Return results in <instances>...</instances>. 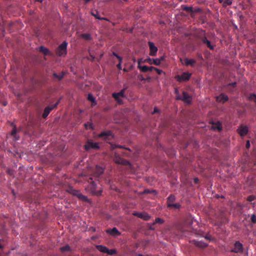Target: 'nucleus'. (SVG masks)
I'll return each mask as SVG.
<instances>
[{"label":"nucleus","mask_w":256,"mask_h":256,"mask_svg":"<svg viewBox=\"0 0 256 256\" xmlns=\"http://www.w3.org/2000/svg\"><path fill=\"white\" fill-rule=\"evenodd\" d=\"M176 197L174 194H170L167 198L166 204L168 208L172 210H179L181 208V204L178 202H175Z\"/></svg>","instance_id":"obj_1"},{"label":"nucleus","mask_w":256,"mask_h":256,"mask_svg":"<svg viewBox=\"0 0 256 256\" xmlns=\"http://www.w3.org/2000/svg\"><path fill=\"white\" fill-rule=\"evenodd\" d=\"M88 182L90 183L86 189L90 190V192L95 195H100L102 192L101 190H96V184L94 180H93V178L90 177L88 178Z\"/></svg>","instance_id":"obj_2"},{"label":"nucleus","mask_w":256,"mask_h":256,"mask_svg":"<svg viewBox=\"0 0 256 256\" xmlns=\"http://www.w3.org/2000/svg\"><path fill=\"white\" fill-rule=\"evenodd\" d=\"M200 38L204 44L206 45V46L210 50H212L214 49V45L212 44L210 40H208L207 37L206 36V32L203 30H200Z\"/></svg>","instance_id":"obj_3"},{"label":"nucleus","mask_w":256,"mask_h":256,"mask_svg":"<svg viewBox=\"0 0 256 256\" xmlns=\"http://www.w3.org/2000/svg\"><path fill=\"white\" fill-rule=\"evenodd\" d=\"M67 192L74 196H76L80 200L86 202L88 200V198L86 196L83 195L79 190L74 189L72 186L68 188Z\"/></svg>","instance_id":"obj_4"},{"label":"nucleus","mask_w":256,"mask_h":256,"mask_svg":"<svg viewBox=\"0 0 256 256\" xmlns=\"http://www.w3.org/2000/svg\"><path fill=\"white\" fill-rule=\"evenodd\" d=\"M84 148L86 151L90 150H98L100 146L98 142H94L92 140H88L84 145Z\"/></svg>","instance_id":"obj_5"},{"label":"nucleus","mask_w":256,"mask_h":256,"mask_svg":"<svg viewBox=\"0 0 256 256\" xmlns=\"http://www.w3.org/2000/svg\"><path fill=\"white\" fill-rule=\"evenodd\" d=\"M68 43L64 41L58 48L56 50V54L58 56H62L66 54Z\"/></svg>","instance_id":"obj_6"},{"label":"nucleus","mask_w":256,"mask_h":256,"mask_svg":"<svg viewBox=\"0 0 256 256\" xmlns=\"http://www.w3.org/2000/svg\"><path fill=\"white\" fill-rule=\"evenodd\" d=\"M127 89V88H124L123 89H122L120 92H114L112 94V96L114 98V100L117 101L118 103H120L122 102V100L120 98V97L124 98L125 97V91Z\"/></svg>","instance_id":"obj_7"},{"label":"nucleus","mask_w":256,"mask_h":256,"mask_svg":"<svg viewBox=\"0 0 256 256\" xmlns=\"http://www.w3.org/2000/svg\"><path fill=\"white\" fill-rule=\"evenodd\" d=\"M100 138L106 141L111 140L113 138L112 132L110 130L104 131L98 134Z\"/></svg>","instance_id":"obj_8"},{"label":"nucleus","mask_w":256,"mask_h":256,"mask_svg":"<svg viewBox=\"0 0 256 256\" xmlns=\"http://www.w3.org/2000/svg\"><path fill=\"white\" fill-rule=\"evenodd\" d=\"M192 74L188 72H183L181 75H177L176 76V80L178 82L187 81L189 80Z\"/></svg>","instance_id":"obj_9"},{"label":"nucleus","mask_w":256,"mask_h":256,"mask_svg":"<svg viewBox=\"0 0 256 256\" xmlns=\"http://www.w3.org/2000/svg\"><path fill=\"white\" fill-rule=\"evenodd\" d=\"M60 100H59L56 104H53L52 106H48L46 107L44 110V112L42 114V116L43 118H46L48 114L50 113V111L56 108L58 104L60 102Z\"/></svg>","instance_id":"obj_10"},{"label":"nucleus","mask_w":256,"mask_h":256,"mask_svg":"<svg viewBox=\"0 0 256 256\" xmlns=\"http://www.w3.org/2000/svg\"><path fill=\"white\" fill-rule=\"evenodd\" d=\"M191 96L186 92H183L182 96H177V100H180L190 104L191 102Z\"/></svg>","instance_id":"obj_11"},{"label":"nucleus","mask_w":256,"mask_h":256,"mask_svg":"<svg viewBox=\"0 0 256 256\" xmlns=\"http://www.w3.org/2000/svg\"><path fill=\"white\" fill-rule=\"evenodd\" d=\"M132 214L144 220H148L150 218V216L146 212H134L132 213Z\"/></svg>","instance_id":"obj_12"},{"label":"nucleus","mask_w":256,"mask_h":256,"mask_svg":"<svg viewBox=\"0 0 256 256\" xmlns=\"http://www.w3.org/2000/svg\"><path fill=\"white\" fill-rule=\"evenodd\" d=\"M148 45L150 50V55L151 56H155L158 50L157 47L155 46L154 43L152 42H148Z\"/></svg>","instance_id":"obj_13"},{"label":"nucleus","mask_w":256,"mask_h":256,"mask_svg":"<svg viewBox=\"0 0 256 256\" xmlns=\"http://www.w3.org/2000/svg\"><path fill=\"white\" fill-rule=\"evenodd\" d=\"M104 168L100 166H96L92 172L93 176L96 178H98L104 172Z\"/></svg>","instance_id":"obj_14"},{"label":"nucleus","mask_w":256,"mask_h":256,"mask_svg":"<svg viewBox=\"0 0 256 256\" xmlns=\"http://www.w3.org/2000/svg\"><path fill=\"white\" fill-rule=\"evenodd\" d=\"M106 232L107 234L114 237H116L120 234V232L116 228H113L112 229H107Z\"/></svg>","instance_id":"obj_15"},{"label":"nucleus","mask_w":256,"mask_h":256,"mask_svg":"<svg viewBox=\"0 0 256 256\" xmlns=\"http://www.w3.org/2000/svg\"><path fill=\"white\" fill-rule=\"evenodd\" d=\"M11 126L13 127L10 134L11 136H13L14 140H18L19 139L20 136L16 134L18 132L16 126L13 122L11 123Z\"/></svg>","instance_id":"obj_16"},{"label":"nucleus","mask_w":256,"mask_h":256,"mask_svg":"<svg viewBox=\"0 0 256 256\" xmlns=\"http://www.w3.org/2000/svg\"><path fill=\"white\" fill-rule=\"evenodd\" d=\"M144 62H148L150 64H154L156 66H159L160 64V60L158 58H148L146 59Z\"/></svg>","instance_id":"obj_17"},{"label":"nucleus","mask_w":256,"mask_h":256,"mask_svg":"<svg viewBox=\"0 0 256 256\" xmlns=\"http://www.w3.org/2000/svg\"><path fill=\"white\" fill-rule=\"evenodd\" d=\"M228 96L224 94H221L220 96L216 97V100L220 102L224 103L228 100Z\"/></svg>","instance_id":"obj_18"},{"label":"nucleus","mask_w":256,"mask_h":256,"mask_svg":"<svg viewBox=\"0 0 256 256\" xmlns=\"http://www.w3.org/2000/svg\"><path fill=\"white\" fill-rule=\"evenodd\" d=\"M194 244L198 247L204 248L208 246V244L202 241L194 240Z\"/></svg>","instance_id":"obj_19"},{"label":"nucleus","mask_w":256,"mask_h":256,"mask_svg":"<svg viewBox=\"0 0 256 256\" xmlns=\"http://www.w3.org/2000/svg\"><path fill=\"white\" fill-rule=\"evenodd\" d=\"M96 248L100 252L106 253L108 252V248L103 245H96Z\"/></svg>","instance_id":"obj_20"},{"label":"nucleus","mask_w":256,"mask_h":256,"mask_svg":"<svg viewBox=\"0 0 256 256\" xmlns=\"http://www.w3.org/2000/svg\"><path fill=\"white\" fill-rule=\"evenodd\" d=\"M38 50L40 52H42L44 55L51 54V52H50L49 50L44 46H40Z\"/></svg>","instance_id":"obj_21"},{"label":"nucleus","mask_w":256,"mask_h":256,"mask_svg":"<svg viewBox=\"0 0 256 256\" xmlns=\"http://www.w3.org/2000/svg\"><path fill=\"white\" fill-rule=\"evenodd\" d=\"M231 252H240V241H237L234 244V248L231 250Z\"/></svg>","instance_id":"obj_22"},{"label":"nucleus","mask_w":256,"mask_h":256,"mask_svg":"<svg viewBox=\"0 0 256 256\" xmlns=\"http://www.w3.org/2000/svg\"><path fill=\"white\" fill-rule=\"evenodd\" d=\"M91 14L92 16H94L96 19L100 20H107V19L106 18H102L99 16V12L97 10H92L91 12Z\"/></svg>","instance_id":"obj_23"},{"label":"nucleus","mask_w":256,"mask_h":256,"mask_svg":"<svg viewBox=\"0 0 256 256\" xmlns=\"http://www.w3.org/2000/svg\"><path fill=\"white\" fill-rule=\"evenodd\" d=\"M184 64L186 66H193L196 62V60L193 59H188L186 58L184 59Z\"/></svg>","instance_id":"obj_24"},{"label":"nucleus","mask_w":256,"mask_h":256,"mask_svg":"<svg viewBox=\"0 0 256 256\" xmlns=\"http://www.w3.org/2000/svg\"><path fill=\"white\" fill-rule=\"evenodd\" d=\"M88 100L92 102V106H95L96 102L95 100V98L94 97L92 94H88Z\"/></svg>","instance_id":"obj_25"},{"label":"nucleus","mask_w":256,"mask_h":256,"mask_svg":"<svg viewBox=\"0 0 256 256\" xmlns=\"http://www.w3.org/2000/svg\"><path fill=\"white\" fill-rule=\"evenodd\" d=\"M65 74V72H62L60 74H58L56 72L53 74V76L54 78H56L58 80H61L64 76Z\"/></svg>","instance_id":"obj_26"},{"label":"nucleus","mask_w":256,"mask_h":256,"mask_svg":"<svg viewBox=\"0 0 256 256\" xmlns=\"http://www.w3.org/2000/svg\"><path fill=\"white\" fill-rule=\"evenodd\" d=\"M81 37L83 38H84L86 40H90L92 39V36L90 34L88 33H86V34H82L81 35Z\"/></svg>","instance_id":"obj_27"},{"label":"nucleus","mask_w":256,"mask_h":256,"mask_svg":"<svg viewBox=\"0 0 256 256\" xmlns=\"http://www.w3.org/2000/svg\"><path fill=\"white\" fill-rule=\"evenodd\" d=\"M248 132V128L247 126H244L241 125V136L247 134Z\"/></svg>","instance_id":"obj_28"},{"label":"nucleus","mask_w":256,"mask_h":256,"mask_svg":"<svg viewBox=\"0 0 256 256\" xmlns=\"http://www.w3.org/2000/svg\"><path fill=\"white\" fill-rule=\"evenodd\" d=\"M138 68L142 72H148V66L139 64V66H138Z\"/></svg>","instance_id":"obj_29"},{"label":"nucleus","mask_w":256,"mask_h":256,"mask_svg":"<svg viewBox=\"0 0 256 256\" xmlns=\"http://www.w3.org/2000/svg\"><path fill=\"white\" fill-rule=\"evenodd\" d=\"M60 250L62 252H66V251H70L71 250L70 247L68 244H66V245L64 246L61 247L60 248Z\"/></svg>","instance_id":"obj_30"},{"label":"nucleus","mask_w":256,"mask_h":256,"mask_svg":"<svg viewBox=\"0 0 256 256\" xmlns=\"http://www.w3.org/2000/svg\"><path fill=\"white\" fill-rule=\"evenodd\" d=\"M164 222V220L160 218H156L154 222L153 223V225H154L156 224H162Z\"/></svg>","instance_id":"obj_31"},{"label":"nucleus","mask_w":256,"mask_h":256,"mask_svg":"<svg viewBox=\"0 0 256 256\" xmlns=\"http://www.w3.org/2000/svg\"><path fill=\"white\" fill-rule=\"evenodd\" d=\"M106 254H108L109 255L112 256V255L116 254L117 251L116 250V249H111V250L108 249V252H106Z\"/></svg>","instance_id":"obj_32"},{"label":"nucleus","mask_w":256,"mask_h":256,"mask_svg":"<svg viewBox=\"0 0 256 256\" xmlns=\"http://www.w3.org/2000/svg\"><path fill=\"white\" fill-rule=\"evenodd\" d=\"M249 98L250 100L254 102L256 104V95L254 94H250Z\"/></svg>","instance_id":"obj_33"},{"label":"nucleus","mask_w":256,"mask_h":256,"mask_svg":"<svg viewBox=\"0 0 256 256\" xmlns=\"http://www.w3.org/2000/svg\"><path fill=\"white\" fill-rule=\"evenodd\" d=\"M120 164L124 166H130V164L128 161L124 158L120 161Z\"/></svg>","instance_id":"obj_34"},{"label":"nucleus","mask_w":256,"mask_h":256,"mask_svg":"<svg viewBox=\"0 0 256 256\" xmlns=\"http://www.w3.org/2000/svg\"><path fill=\"white\" fill-rule=\"evenodd\" d=\"M89 54L90 58H88V60H91V61H94L95 59V56H94L93 53L91 52V50H89Z\"/></svg>","instance_id":"obj_35"},{"label":"nucleus","mask_w":256,"mask_h":256,"mask_svg":"<svg viewBox=\"0 0 256 256\" xmlns=\"http://www.w3.org/2000/svg\"><path fill=\"white\" fill-rule=\"evenodd\" d=\"M122 158L118 156H116L114 158V161L116 163L120 164V161L122 160Z\"/></svg>","instance_id":"obj_36"},{"label":"nucleus","mask_w":256,"mask_h":256,"mask_svg":"<svg viewBox=\"0 0 256 256\" xmlns=\"http://www.w3.org/2000/svg\"><path fill=\"white\" fill-rule=\"evenodd\" d=\"M122 158L118 156H116L114 158V161L116 163L120 164V161L122 160Z\"/></svg>","instance_id":"obj_37"},{"label":"nucleus","mask_w":256,"mask_h":256,"mask_svg":"<svg viewBox=\"0 0 256 256\" xmlns=\"http://www.w3.org/2000/svg\"><path fill=\"white\" fill-rule=\"evenodd\" d=\"M184 10L188 12H192L193 11V8L192 6H185Z\"/></svg>","instance_id":"obj_38"},{"label":"nucleus","mask_w":256,"mask_h":256,"mask_svg":"<svg viewBox=\"0 0 256 256\" xmlns=\"http://www.w3.org/2000/svg\"><path fill=\"white\" fill-rule=\"evenodd\" d=\"M214 128L217 129L218 130H220L222 129V127L221 124L220 123H218V124H216V126L214 127Z\"/></svg>","instance_id":"obj_39"},{"label":"nucleus","mask_w":256,"mask_h":256,"mask_svg":"<svg viewBox=\"0 0 256 256\" xmlns=\"http://www.w3.org/2000/svg\"><path fill=\"white\" fill-rule=\"evenodd\" d=\"M252 222L256 224V216L254 214H252L251 217Z\"/></svg>","instance_id":"obj_40"},{"label":"nucleus","mask_w":256,"mask_h":256,"mask_svg":"<svg viewBox=\"0 0 256 256\" xmlns=\"http://www.w3.org/2000/svg\"><path fill=\"white\" fill-rule=\"evenodd\" d=\"M112 148H124L123 146H120V145H116V144H114L112 145Z\"/></svg>","instance_id":"obj_41"},{"label":"nucleus","mask_w":256,"mask_h":256,"mask_svg":"<svg viewBox=\"0 0 256 256\" xmlns=\"http://www.w3.org/2000/svg\"><path fill=\"white\" fill-rule=\"evenodd\" d=\"M254 199V196H250L248 198V200L249 202H252Z\"/></svg>","instance_id":"obj_42"},{"label":"nucleus","mask_w":256,"mask_h":256,"mask_svg":"<svg viewBox=\"0 0 256 256\" xmlns=\"http://www.w3.org/2000/svg\"><path fill=\"white\" fill-rule=\"evenodd\" d=\"M155 70L156 71L157 73L158 74H160L162 72V70H160V69H158L157 68H155Z\"/></svg>","instance_id":"obj_43"},{"label":"nucleus","mask_w":256,"mask_h":256,"mask_svg":"<svg viewBox=\"0 0 256 256\" xmlns=\"http://www.w3.org/2000/svg\"><path fill=\"white\" fill-rule=\"evenodd\" d=\"M156 68L154 66H148V72H152V70H155Z\"/></svg>","instance_id":"obj_44"},{"label":"nucleus","mask_w":256,"mask_h":256,"mask_svg":"<svg viewBox=\"0 0 256 256\" xmlns=\"http://www.w3.org/2000/svg\"><path fill=\"white\" fill-rule=\"evenodd\" d=\"M246 148H248L250 147V142L248 140L246 141Z\"/></svg>","instance_id":"obj_45"},{"label":"nucleus","mask_w":256,"mask_h":256,"mask_svg":"<svg viewBox=\"0 0 256 256\" xmlns=\"http://www.w3.org/2000/svg\"><path fill=\"white\" fill-rule=\"evenodd\" d=\"M110 188L114 190H115L116 191H118V190L115 186H114L111 185L110 186Z\"/></svg>","instance_id":"obj_46"},{"label":"nucleus","mask_w":256,"mask_h":256,"mask_svg":"<svg viewBox=\"0 0 256 256\" xmlns=\"http://www.w3.org/2000/svg\"><path fill=\"white\" fill-rule=\"evenodd\" d=\"M250 40L252 43L256 44V36L252 38Z\"/></svg>","instance_id":"obj_47"},{"label":"nucleus","mask_w":256,"mask_h":256,"mask_svg":"<svg viewBox=\"0 0 256 256\" xmlns=\"http://www.w3.org/2000/svg\"><path fill=\"white\" fill-rule=\"evenodd\" d=\"M194 183L195 184H198V182H199V180H198V178H194Z\"/></svg>","instance_id":"obj_48"},{"label":"nucleus","mask_w":256,"mask_h":256,"mask_svg":"<svg viewBox=\"0 0 256 256\" xmlns=\"http://www.w3.org/2000/svg\"><path fill=\"white\" fill-rule=\"evenodd\" d=\"M158 112H159V110H158V108H154V112H152V114H156V113Z\"/></svg>","instance_id":"obj_49"},{"label":"nucleus","mask_w":256,"mask_h":256,"mask_svg":"<svg viewBox=\"0 0 256 256\" xmlns=\"http://www.w3.org/2000/svg\"><path fill=\"white\" fill-rule=\"evenodd\" d=\"M205 238L207 239V240H211V236L208 234H207L206 236H205Z\"/></svg>","instance_id":"obj_50"},{"label":"nucleus","mask_w":256,"mask_h":256,"mask_svg":"<svg viewBox=\"0 0 256 256\" xmlns=\"http://www.w3.org/2000/svg\"><path fill=\"white\" fill-rule=\"evenodd\" d=\"M122 64V62H119V63L116 66L119 69V70H121L122 69V64Z\"/></svg>","instance_id":"obj_51"},{"label":"nucleus","mask_w":256,"mask_h":256,"mask_svg":"<svg viewBox=\"0 0 256 256\" xmlns=\"http://www.w3.org/2000/svg\"><path fill=\"white\" fill-rule=\"evenodd\" d=\"M139 79L142 80H146V79L142 76H139Z\"/></svg>","instance_id":"obj_52"},{"label":"nucleus","mask_w":256,"mask_h":256,"mask_svg":"<svg viewBox=\"0 0 256 256\" xmlns=\"http://www.w3.org/2000/svg\"><path fill=\"white\" fill-rule=\"evenodd\" d=\"M116 58L118 59V60H119L120 62H122V57H121V56H118L116 57Z\"/></svg>","instance_id":"obj_53"},{"label":"nucleus","mask_w":256,"mask_h":256,"mask_svg":"<svg viewBox=\"0 0 256 256\" xmlns=\"http://www.w3.org/2000/svg\"><path fill=\"white\" fill-rule=\"evenodd\" d=\"M142 62H143L142 61V59H139L138 60V66H139V62H140V65H141V63Z\"/></svg>","instance_id":"obj_54"},{"label":"nucleus","mask_w":256,"mask_h":256,"mask_svg":"<svg viewBox=\"0 0 256 256\" xmlns=\"http://www.w3.org/2000/svg\"><path fill=\"white\" fill-rule=\"evenodd\" d=\"M112 55L115 56L116 58L118 56L116 52H112Z\"/></svg>","instance_id":"obj_55"},{"label":"nucleus","mask_w":256,"mask_h":256,"mask_svg":"<svg viewBox=\"0 0 256 256\" xmlns=\"http://www.w3.org/2000/svg\"><path fill=\"white\" fill-rule=\"evenodd\" d=\"M237 132H238V134H240V126L238 128Z\"/></svg>","instance_id":"obj_56"},{"label":"nucleus","mask_w":256,"mask_h":256,"mask_svg":"<svg viewBox=\"0 0 256 256\" xmlns=\"http://www.w3.org/2000/svg\"><path fill=\"white\" fill-rule=\"evenodd\" d=\"M159 59L160 60V62H161L162 61L164 60V56H162Z\"/></svg>","instance_id":"obj_57"},{"label":"nucleus","mask_w":256,"mask_h":256,"mask_svg":"<svg viewBox=\"0 0 256 256\" xmlns=\"http://www.w3.org/2000/svg\"><path fill=\"white\" fill-rule=\"evenodd\" d=\"M146 80H147L148 81H150V80H151V78L150 76H148V77L146 78Z\"/></svg>","instance_id":"obj_58"},{"label":"nucleus","mask_w":256,"mask_h":256,"mask_svg":"<svg viewBox=\"0 0 256 256\" xmlns=\"http://www.w3.org/2000/svg\"><path fill=\"white\" fill-rule=\"evenodd\" d=\"M17 130H18V132H20V131H21L22 130V127H20V128H18V129H17Z\"/></svg>","instance_id":"obj_59"},{"label":"nucleus","mask_w":256,"mask_h":256,"mask_svg":"<svg viewBox=\"0 0 256 256\" xmlns=\"http://www.w3.org/2000/svg\"><path fill=\"white\" fill-rule=\"evenodd\" d=\"M180 230L182 232H184V231H186V230L184 229L183 228H181Z\"/></svg>","instance_id":"obj_60"},{"label":"nucleus","mask_w":256,"mask_h":256,"mask_svg":"<svg viewBox=\"0 0 256 256\" xmlns=\"http://www.w3.org/2000/svg\"><path fill=\"white\" fill-rule=\"evenodd\" d=\"M153 226H154V225H153V224H152L150 226V230H154V228H153Z\"/></svg>","instance_id":"obj_61"},{"label":"nucleus","mask_w":256,"mask_h":256,"mask_svg":"<svg viewBox=\"0 0 256 256\" xmlns=\"http://www.w3.org/2000/svg\"><path fill=\"white\" fill-rule=\"evenodd\" d=\"M103 54H102L100 55V58L98 60H100V58H102V56H103Z\"/></svg>","instance_id":"obj_62"},{"label":"nucleus","mask_w":256,"mask_h":256,"mask_svg":"<svg viewBox=\"0 0 256 256\" xmlns=\"http://www.w3.org/2000/svg\"><path fill=\"white\" fill-rule=\"evenodd\" d=\"M8 174H12V172L11 170H8Z\"/></svg>","instance_id":"obj_63"},{"label":"nucleus","mask_w":256,"mask_h":256,"mask_svg":"<svg viewBox=\"0 0 256 256\" xmlns=\"http://www.w3.org/2000/svg\"><path fill=\"white\" fill-rule=\"evenodd\" d=\"M3 248L2 245L0 243V248Z\"/></svg>","instance_id":"obj_64"}]
</instances>
